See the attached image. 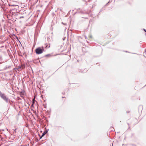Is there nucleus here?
<instances>
[{
	"label": "nucleus",
	"instance_id": "obj_1",
	"mask_svg": "<svg viewBox=\"0 0 146 146\" xmlns=\"http://www.w3.org/2000/svg\"><path fill=\"white\" fill-rule=\"evenodd\" d=\"M44 50L43 47H38L36 49L35 52L37 54H40L42 53Z\"/></svg>",
	"mask_w": 146,
	"mask_h": 146
},
{
	"label": "nucleus",
	"instance_id": "obj_2",
	"mask_svg": "<svg viewBox=\"0 0 146 146\" xmlns=\"http://www.w3.org/2000/svg\"><path fill=\"white\" fill-rule=\"evenodd\" d=\"M1 96L6 101H8V99L6 97V96L4 94H2L1 95Z\"/></svg>",
	"mask_w": 146,
	"mask_h": 146
},
{
	"label": "nucleus",
	"instance_id": "obj_3",
	"mask_svg": "<svg viewBox=\"0 0 146 146\" xmlns=\"http://www.w3.org/2000/svg\"><path fill=\"white\" fill-rule=\"evenodd\" d=\"M25 68V65H22L20 67V68L22 69H23Z\"/></svg>",
	"mask_w": 146,
	"mask_h": 146
},
{
	"label": "nucleus",
	"instance_id": "obj_4",
	"mask_svg": "<svg viewBox=\"0 0 146 146\" xmlns=\"http://www.w3.org/2000/svg\"><path fill=\"white\" fill-rule=\"evenodd\" d=\"M16 130L17 129H15L13 131V133H16Z\"/></svg>",
	"mask_w": 146,
	"mask_h": 146
},
{
	"label": "nucleus",
	"instance_id": "obj_5",
	"mask_svg": "<svg viewBox=\"0 0 146 146\" xmlns=\"http://www.w3.org/2000/svg\"><path fill=\"white\" fill-rule=\"evenodd\" d=\"M44 135H45V134H44V133H43V134H42V136H41V137L40 138H41L42 137H43V136H44Z\"/></svg>",
	"mask_w": 146,
	"mask_h": 146
},
{
	"label": "nucleus",
	"instance_id": "obj_6",
	"mask_svg": "<svg viewBox=\"0 0 146 146\" xmlns=\"http://www.w3.org/2000/svg\"><path fill=\"white\" fill-rule=\"evenodd\" d=\"M50 56V54H48V55H46V56Z\"/></svg>",
	"mask_w": 146,
	"mask_h": 146
},
{
	"label": "nucleus",
	"instance_id": "obj_7",
	"mask_svg": "<svg viewBox=\"0 0 146 146\" xmlns=\"http://www.w3.org/2000/svg\"><path fill=\"white\" fill-rule=\"evenodd\" d=\"M24 17H20V19H21V18H23Z\"/></svg>",
	"mask_w": 146,
	"mask_h": 146
},
{
	"label": "nucleus",
	"instance_id": "obj_8",
	"mask_svg": "<svg viewBox=\"0 0 146 146\" xmlns=\"http://www.w3.org/2000/svg\"><path fill=\"white\" fill-rule=\"evenodd\" d=\"M144 31H145V32H146V30H145V29H144Z\"/></svg>",
	"mask_w": 146,
	"mask_h": 146
}]
</instances>
